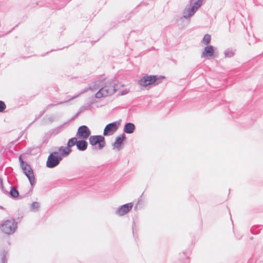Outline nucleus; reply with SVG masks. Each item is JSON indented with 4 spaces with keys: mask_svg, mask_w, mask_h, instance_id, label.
I'll return each instance as SVG.
<instances>
[{
    "mask_svg": "<svg viewBox=\"0 0 263 263\" xmlns=\"http://www.w3.org/2000/svg\"><path fill=\"white\" fill-rule=\"evenodd\" d=\"M124 85H116V83L112 81L106 79L98 80L94 81L88 88L92 91H98L95 93V98L101 99L110 96L117 91H119V95H125L127 94L129 89L125 88Z\"/></svg>",
    "mask_w": 263,
    "mask_h": 263,
    "instance_id": "nucleus-1",
    "label": "nucleus"
},
{
    "mask_svg": "<svg viewBox=\"0 0 263 263\" xmlns=\"http://www.w3.org/2000/svg\"><path fill=\"white\" fill-rule=\"evenodd\" d=\"M16 227L17 224L14 219H10L3 222L0 227V230L5 234L10 235L14 232Z\"/></svg>",
    "mask_w": 263,
    "mask_h": 263,
    "instance_id": "nucleus-2",
    "label": "nucleus"
},
{
    "mask_svg": "<svg viewBox=\"0 0 263 263\" xmlns=\"http://www.w3.org/2000/svg\"><path fill=\"white\" fill-rule=\"evenodd\" d=\"M63 156L59 152V148L58 151L51 153L47 161L46 165L49 168H52L58 165L60 161L62 159Z\"/></svg>",
    "mask_w": 263,
    "mask_h": 263,
    "instance_id": "nucleus-3",
    "label": "nucleus"
},
{
    "mask_svg": "<svg viewBox=\"0 0 263 263\" xmlns=\"http://www.w3.org/2000/svg\"><path fill=\"white\" fill-rule=\"evenodd\" d=\"M19 160L21 162V166L24 173L27 177L30 184L32 185L35 181L34 175L32 169L29 164L23 161L21 156L19 157Z\"/></svg>",
    "mask_w": 263,
    "mask_h": 263,
    "instance_id": "nucleus-4",
    "label": "nucleus"
},
{
    "mask_svg": "<svg viewBox=\"0 0 263 263\" xmlns=\"http://www.w3.org/2000/svg\"><path fill=\"white\" fill-rule=\"evenodd\" d=\"M78 140L77 138H72L70 139L67 143V147L61 146L59 148V152L63 156H67L71 152V147L77 145Z\"/></svg>",
    "mask_w": 263,
    "mask_h": 263,
    "instance_id": "nucleus-5",
    "label": "nucleus"
},
{
    "mask_svg": "<svg viewBox=\"0 0 263 263\" xmlns=\"http://www.w3.org/2000/svg\"><path fill=\"white\" fill-rule=\"evenodd\" d=\"M89 140L92 145L98 144L99 149L102 148L105 144V139L102 136H91L89 137Z\"/></svg>",
    "mask_w": 263,
    "mask_h": 263,
    "instance_id": "nucleus-6",
    "label": "nucleus"
},
{
    "mask_svg": "<svg viewBox=\"0 0 263 263\" xmlns=\"http://www.w3.org/2000/svg\"><path fill=\"white\" fill-rule=\"evenodd\" d=\"M120 125V121H116L107 124L104 129L103 135L107 136L113 134L118 129Z\"/></svg>",
    "mask_w": 263,
    "mask_h": 263,
    "instance_id": "nucleus-7",
    "label": "nucleus"
},
{
    "mask_svg": "<svg viewBox=\"0 0 263 263\" xmlns=\"http://www.w3.org/2000/svg\"><path fill=\"white\" fill-rule=\"evenodd\" d=\"M91 132L89 129L85 125H82L79 127L77 136L80 139H87L90 135Z\"/></svg>",
    "mask_w": 263,
    "mask_h": 263,
    "instance_id": "nucleus-8",
    "label": "nucleus"
},
{
    "mask_svg": "<svg viewBox=\"0 0 263 263\" xmlns=\"http://www.w3.org/2000/svg\"><path fill=\"white\" fill-rule=\"evenodd\" d=\"M157 80L156 76H147L144 77L139 81L140 85L146 87L155 83Z\"/></svg>",
    "mask_w": 263,
    "mask_h": 263,
    "instance_id": "nucleus-9",
    "label": "nucleus"
},
{
    "mask_svg": "<svg viewBox=\"0 0 263 263\" xmlns=\"http://www.w3.org/2000/svg\"><path fill=\"white\" fill-rule=\"evenodd\" d=\"M133 206V204L132 203L125 204L117 211L116 214L119 216H123L130 211Z\"/></svg>",
    "mask_w": 263,
    "mask_h": 263,
    "instance_id": "nucleus-10",
    "label": "nucleus"
},
{
    "mask_svg": "<svg viewBox=\"0 0 263 263\" xmlns=\"http://www.w3.org/2000/svg\"><path fill=\"white\" fill-rule=\"evenodd\" d=\"M214 50L213 47L208 46L204 49L202 53V56L205 58H211L214 55Z\"/></svg>",
    "mask_w": 263,
    "mask_h": 263,
    "instance_id": "nucleus-11",
    "label": "nucleus"
},
{
    "mask_svg": "<svg viewBox=\"0 0 263 263\" xmlns=\"http://www.w3.org/2000/svg\"><path fill=\"white\" fill-rule=\"evenodd\" d=\"M135 129V126L134 124L132 123H126L124 126V132L127 134L133 133Z\"/></svg>",
    "mask_w": 263,
    "mask_h": 263,
    "instance_id": "nucleus-12",
    "label": "nucleus"
},
{
    "mask_svg": "<svg viewBox=\"0 0 263 263\" xmlns=\"http://www.w3.org/2000/svg\"><path fill=\"white\" fill-rule=\"evenodd\" d=\"M77 147L80 151H84L87 147V142L83 140L78 141Z\"/></svg>",
    "mask_w": 263,
    "mask_h": 263,
    "instance_id": "nucleus-13",
    "label": "nucleus"
},
{
    "mask_svg": "<svg viewBox=\"0 0 263 263\" xmlns=\"http://www.w3.org/2000/svg\"><path fill=\"white\" fill-rule=\"evenodd\" d=\"M124 138H125V137L124 135H121L119 137H118L116 138V140L114 144V148L119 149L121 147V145Z\"/></svg>",
    "mask_w": 263,
    "mask_h": 263,
    "instance_id": "nucleus-14",
    "label": "nucleus"
},
{
    "mask_svg": "<svg viewBox=\"0 0 263 263\" xmlns=\"http://www.w3.org/2000/svg\"><path fill=\"white\" fill-rule=\"evenodd\" d=\"M194 10V8L193 7L191 8H186L185 9L184 11V17H190L191 16H192L194 13H192H192V10Z\"/></svg>",
    "mask_w": 263,
    "mask_h": 263,
    "instance_id": "nucleus-15",
    "label": "nucleus"
},
{
    "mask_svg": "<svg viewBox=\"0 0 263 263\" xmlns=\"http://www.w3.org/2000/svg\"><path fill=\"white\" fill-rule=\"evenodd\" d=\"M202 42L205 45L209 44L211 42V35L206 34L203 38Z\"/></svg>",
    "mask_w": 263,
    "mask_h": 263,
    "instance_id": "nucleus-16",
    "label": "nucleus"
},
{
    "mask_svg": "<svg viewBox=\"0 0 263 263\" xmlns=\"http://www.w3.org/2000/svg\"><path fill=\"white\" fill-rule=\"evenodd\" d=\"M224 54L226 57L231 58L234 55V52L232 49H228L226 50Z\"/></svg>",
    "mask_w": 263,
    "mask_h": 263,
    "instance_id": "nucleus-17",
    "label": "nucleus"
},
{
    "mask_svg": "<svg viewBox=\"0 0 263 263\" xmlns=\"http://www.w3.org/2000/svg\"><path fill=\"white\" fill-rule=\"evenodd\" d=\"M10 194L13 197H17L18 196V192L15 189H12L10 191Z\"/></svg>",
    "mask_w": 263,
    "mask_h": 263,
    "instance_id": "nucleus-18",
    "label": "nucleus"
},
{
    "mask_svg": "<svg viewBox=\"0 0 263 263\" xmlns=\"http://www.w3.org/2000/svg\"><path fill=\"white\" fill-rule=\"evenodd\" d=\"M6 108V105L3 102L0 101V112H2Z\"/></svg>",
    "mask_w": 263,
    "mask_h": 263,
    "instance_id": "nucleus-19",
    "label": "nucleus"
},
{
    "mask_svg": "<svg viewBox=\"0 0 263 263\" xmlns=\"http://www.w3.org/2000/svg\"><path fill=\"white\" fill-rule=\"evenodd\" d=\"M37 203H33V204H32V205H33V206H36V205H37Z\"/></svg>",
    "mask_w": 263,
    "mask_h": 263,
    "instance_id": "nucleus-20",
    "label": "nucleus"
}]
</instances>
